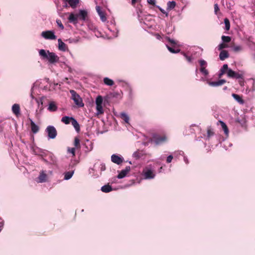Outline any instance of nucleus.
Listing matches in <instances>:
<instances>
[{
    "label": "nucleus",
    "mask_w": 255,
    "mask_h": 255,
    "mask_svg": "<svg viewBox=\"0 0 255 255\" xmlns=\"http://www.w3.org/2000/svg\"><path fill=\"white\" fill-rule=\"evenodd\" d=\"M111 160L113 162L119 165L123 162L124 158L117 155L113 154L111 156Z\"/></svg>",
    "instance_id": "obj_8"
},
{
    "label": "nucleus",
    "mask_w": 255,
    "mask_h": 255,
    "mask_svg": "<svg viewBox=\"0 0 255 255\" xmlns=\"http://www.w3.org/2000/svg\"><path fill=\"white\" fill-rule=\"evenodd\" d=\"M121 118L126 123H128L129 122V117L127 114L125 113H121L120 114Z\"/></svg>",
    "instance_id": "obj_25"
},
{
    "label": "nucleus",
    "mask_w": 255,
    "mask_h": 255,
    "mask_svg": "<svg viewBox=\"0 0 255 255\" xmlns=\"http://www.w3.org/2000/svg\"><path fill=\"white\" fill-rule=\"evenodd\" d=\"M199 64L201 67H206L207 66V63L204 60H200L199 61Z\"/></svg>",
    "instance_id": "obj_42"
},
{
    "label": "nucleus",
    "mask_w": 255,
    "mask_h": 255,
    "mask_svg": "<svg viewBox=\"0 0 255 255\" xmlns=\"http://www.w3.org/2000/svg\"><path fill=\"white\" fill-rule=\"evenodd\" d=\"M226 81L224 79L220 80L218 81L209 82V85L213 87H217L225 84Z\"/></svg>",
    "instance_id": "obj_13"
},
{
    "label": "nucleus",
    "mask_w": 255,
    "mask_h": 255,
    "mask_svg": "<svg viewBox=\"0 0 255 255\" xmlns=\"http://www.w3.org/2000/svg\"><path fill=\"white\" fill-rule=\"evenodd\" d=\"M96 110L97 111V115H102L104 113L102 105H96Z\"/></svg>",
    "instance_id": "obj_31"
},
{
    "label": "nucleus",
    "mask_w": 255,
    "mask_h": 255,
    "mask_svg": "<svg viewBox=\"0 0 255 255\" xmlns=\"http://www.w3.org/2000/svg\"><path fill=\"white\" fill-rule=\"evenodd\" d=\"M215 135L214 129L211 126L208 127L207 128V134L204 135L207 140H209L211 137Z\"/></svg>",
    "instance_id": "obj_10"
},
{
    "label": "nucleus",
    "mask_w": 255,
    "mask_h": 255,
    "mask_svg": "<svg viewBox=\"0 0 255 255\" xmlns=\"http://www.w3.org/2000/svg\"><path fill=\"white\" fill-rule=\"evenodd\" d=\"M41 35L46 39L54 40L56 39V36L52 31L48 30L43 31L41 33Z\"/></svg>",
    "instance_id": "obj_5"
},
{
    "label": "nucleus",
    "mask_w": 255,
    "mask_h": 255,
    "mask_svg": "<svg viewBox=\"0 0 255 255\" xmlns=\"http://www.w3.org/2000/svg\"><path fill=\"white\" fill-rule=\"evenodd\" d=\"M232 97L240 104H243L244 103V101L239 95L236 94H232Z\"/></svg>",
    "instance_id": "obj_23"
},
{
    "label": "nucleus",
    "mask_w": 255,
    "mask_h": 255,
    "mask_svg": "<svg viewBox=\"0 0 255 255\" xmlns=\"http://www.w3.org/2000/svg\"><path fill=\"white\" fill-rule=\"evenodd\" d=\"M156 35L157 39H160L161 38L160 35H159L158 34H157Z\"/></svg>",
    "instance_id": "obj_53"
},
{
    "label": "nucleus",
    "mask_w": 255,
    "mask_h": 255,
    "mask_svg": "<svg viewBox=\"0 0 255 255\" xmlns=\"http://www.w3.org/2000/svg\"><path fill=\"white\" fill-rule=\"evenodd\" d=\"M153 138L156 144H161L166 140V137L165 135H155L153 136Z\"/></svg>",
    "instance_id": "obj_7"
},
{
    "label": "nucleus",
    "mask_w": 255,
    "mask_h": 255,
    "mask_svg": "<svg viewBox=\"0 0 255 255\" xmlns=\"http://www.w3.org/2000/svg\"><path fill=\"white\" fill-rule=\"evenodd\" d=\"M101 171H103L106 170V167L105 164H101L100 167Z\"/></svg>",
    "instance_id": "obj_49"
},
{
    "label": "nucleus",
    "mask_w": 255,
    "mask_h": 255,
    "mask_svg": "<svg viewBox=\"0 0 255 255\" xmlns=\"http://www.w3.org/2000/svg\"><path fill=\"white\" fill-rule=\"evenodd\" d=\"M48 110L51 112H54L57 110V107L53 102H51L48 108Z\"/></svg>",
    "instance_id": "obj_22"
},
{
    "label": "nucleus",
    "mask_w": 255,
    "mask_h": 255,
    "mask_svg": "<svg viewBox=\"0 0 255 255\" xmlns=\"http://www.w3.org/2000/svg\"><path fill=\"white\" fill-rule=\"evenodd\" d=\"M73 174H74V171H70L65 172V175H64V179L65 180L70 179L72 177Z\"/></svg>",
    "instance_id": "obj_27"
},
{
    "label": "nucleus",
    "mask_w": 255,
    "mask_h": 255,
    "mask_svg": "<svg viewBox=\"0 0 255 255\" xmlns=\"http://www.w3.org/2000/svg\"><path fill=\"white\" fill-rule=\"evenodd\" d=\"M68 2L72 8H75L77 4L79 3V0H63Z\"/></svg>",
    "instance_id": "obj_18"
},
{
    "label": "nucleus",
    "mask_w": 255,
    "mask_h": 255,
    "mask_svg": "<svg viewBox=\"0 0 255 255\" xmlns=\"http://www.w3.org/2000/svg\"><path fill=\"white\" fill-rule=\"evenodd\" d=\"M88 16L87 11L85 10H80L78 13L74 14L71 13L68 17V20L70 22L76 24L78 22V19L85 20Z\"/></svg>",
    "instance_id": "obj_2"
},
{
    "label": "nucleus",
    "mask_w": 255,
    "mask_h": 255,
    "mask_svg": "<svg viewBox=\"0 0 255 255\" xmlns=\"http://www.w3.org/2000/svg\"><path fill=\"white\" fill-rule=\"evenodd\" d=\"M103 81L105 84L108 86H113L114 84V82L113 81V80L107 77L104 78Z\"/></svg>",
    "instance_id": "obj_24"
},
{
    "label": "nucleus",
    "mask_w": 255,
    "mask_h": 255,
    "mask_svg": "<svg viewBox=\"0 0 255 255\" xmlns=\"http://www.w3.org/2000/svg\"><path fill=\"white\" fill-rule=\"evenodd\" d=\"M224 43H228L231 41V38L228 36L223 35L221 37Z\"/></svg>",
    "instance_id": "obj_33"
},
{
    "label": "nucleus",
    "mask_w": 255,
    "mask_h": 255,
    "mask_svg": "<svg viewBox=\"0 0 255 255\" xmlns=\"http://www.w3.org/2000/svg\"><path fill=\"white\" fill-rule=\"evenodd\" d=\"M228 47V45L226 43H222L220 44L219 45L218 47V49L219 50H223V49L226 48H227Z\"/></svg>",
    "instance_id": "obj_37"
},
{
    "label": "nucleus",
    "mask_w": 255,
    "mask_h": 255,
    "mask_svg": "<svg viewBox=\"0 0 255 255\" xmlns=\"http://www.w3.org/2000/svg\"><path fill=\"white\" fill-rule=\"evenodd\" d=\"M0 224H1V223H0ZM1 226H2V224H1V226H0V227Z\"/></svg>",
    "instance_id": "obj_58"
},
{
    "label": "nucleus",
    "mask_w": 255,
    "mask_h": 255,
    "mask_svg": "<svg viewBox=\"0 0 255 255\" xmlns=\"http://www.w3.org/2000/svg\"><path fill=\"white\" fill-rule=\"evenodd\" d=\"M28 120L30 122V127L32 132L33 133L38 132L39 130L38 126H37L30 118H28Z\"/></svg>",
    "instance_id": "obj_11"
},
{
    "label": "nucleus",
    "mask_w": 255,
    "mask_h": 255,
    "mask_svg": "<svg viewBox=\"0 0 255 255\" xmlns=\"http://www.w3.org/2000/svg\"><path fill=\"white\" fill-rule=\"evenodd\" d=\"M67 151L69 153H70L72 154V156H75V148L72 147V148H68L67 149Z\"/></svg>",
    "instance_id": "obj_40"
},
{
    "label": "nucleus",
    "mask_w": 255,
    "mask_h": 255,
    "mask_svg": "<svg viewBox=\"0 0 255 255\" xmlns=\"http://www.w3.org/2000/svg\"><path fill=\"white\" fill-rule=\"evenodd\" d=\"M112 187L109 184L105 185L102 187L101 191L105 193H109L112 191Z\"/></svg>",
    "instance_id": "obj_21"
},
{
    "label": "nucleus",
    "mask_w": 255,
    "mask_h": 255,
    "mask_svg": "<svg viewBox=\"0 0 255 255\" xmlns=\"http://www.w3.org/2000/svg\"><path fill=\"white\" fill-rule=\"evenodd\" d=\"M173 156L171 155H169L166 159L167 163H170L173 159Z\"/></svg>",
    "instance_id": "obj_47"
},
{
    "label": "nucleus",
    "mask_w": 255,
    "mask_h": 255,
    "mask_svg": "<svg viewBox=\"0 0 255 255\" xmlns=\"http://www.w3.org/2000/svg\"><path fill=\"white\" fill-rule=\"evenodd\" d=\"M56 23L57 24H58V25L59 26V27L61 29H63L64 27L63 25V24L61 22V20L60 19H57L56 20Z\"/></svg>",
    "instance_id": "obj_44"
},
{
    "label": "nucleus",
    "mask_w": 255,
    "mask_h": 255,
    "mask_svg": "<svg viewBox=\"0 0 255 255\" xmlns=\"http://www.w3.org/2000/svg\"><path fill=\"white\" fill-rule=\"evenodd\" d=\"M224 22H225V24L226 30H229L230 28V22L229 20L227 18H226L224 19Z\"/></svg>",
    "instance_id": "obj_34"
},
{
    "label": "nucleus",
    "mask_w": 255,
    "mask_h": 255,
    "mask_svg": "<svg viewBox=\"0 0 255 255\" xmlns=\"http://www.w3.org/2000/svg\"><path fill=\"white\" fill-rule=\"evenodd\" d=\"M200 72L205 76H207L208 74V71L206 69V67L200 68Z\"/></svg>",
    "instance_id": "obj_41"
},
{
    "label": "nucleus",
    "mask_w": 255,
    "mask_h": 255,
    "mask_svg": "<svg viewBox=\"0 0 255 255\" xmlns=\"http://www.w3.org/2000/svg\"><path fill=\"white\" fill-rule=\"evenodd\" d=\"M71 124L74 127L75 130L79 132L80 130L79 124L77 121L73 118L71 117Z\"/></svg>",
    "instance_id": "obj_19"
},
{
    "label": "nucleus",
    "mask_w": 255,
    "mask_h": 255,
    "mask_svg": "<svg viewBox=\"0 0 255 255\" xmlns=\"http://www.w3.org/2000/svg\"><path fill=\"white\" fill-rule=\"evenodd\" d=\"M46 131L48 133V136L50 138H55L57 134V132L54 127L49 126L46 128Z\"/></svg>",
    "instance_id": "obj_4"
},
{
    "label": "nucleus",
    "mask_w": 255,
    "mask_h": 255,
    "mask_svg": "<svg viewBox=\"0 0 255 255\" xmlns=\"http://www.w3.org/2000/svg\"><path fill=\"white\" fill-rule=\"evenodd\" d=\"M218 123L220 124L222 127L223 130L226 135L228 136L229 133V130L226 124L222 121H219Z\"/></svg>",
    "instance_id": "obj_15"
},
{
    "label": "nucleus",
    "mask_w": 255,
    "mask_h": 255,
    "mask_svg": "<svg viewBox=\"0 0 255 255\" xmlns=\"http://www.w3.org/2000/svg\"><path fill=\"white\" fill-rule=\"evenodd\" d=\"M176 2L175 1H168L167 3V9L171 10L173 9L176 6Z\"/></svg>",
    "instance_id": "obj_26"
},
{
    "label": "nucleus",
    "mask_w": 255,
    "mask_h": 255,
    "mask_svg": "<svg viewBox=\"0 0 255 255\" xmlns=\"http://www.w3.org/2000/svg\"><path fill=\"white\" fill-rule=\"evenodd\" d=\"M70 121L71 122V117L68 116H64L61 119V122L66 125L70 124Z\"/></svg>",
    "instance_id": "obj_28"
},
{
    "label": "nucleus",
    "mask_w": 255,
    "mask_h": 255,
    "mask_svg": "<svg viewBox=\"0 0 255 255\" xmlns=\"http://www.w3.org/2000/svg\"><path fill=\"white\" fill-rule=\"evenodd\" d=\"M184 159L185 162L186 163H188V159H187V158L186 157H184Z\"/></svg>",
    "instance_id": "obj_54"
},
{
    "label": "nucleus",
    "mask_w": 255,
    "mask_h": 255,
    "mask_svg": "<svg viewBox=\"0 0 255 255\" xmlns=\"http://www.w3.org/2000/svg\"><path fill=\"white\" fill-rule=\"evenodd\" d=\"M144 176L145 179H152L155 176L153 172L150 169L144 171Z\"/></svg>",
    "instance_id": "obj_12"
},
{
    "label": "nucleus",
    "mask_w": 255,
    "mask_h": 255,
    "mask_svg": "<svg viewBox=\"0 0 255 255\" xmlns=\"http://www.w3.org/2000/svg\"><path fill=\"white\" fill-rule=\"evenodd\" d=\"M236 122H238V123H239V122H240L239 120H237V121H236Z\"/></svg>",
    "instance_id": "obj_57"
},
{
    "label": "nucleus",
    "mask_w": 255,
    "mask_h": 255,
    "mask_svg": "<svg viewBox=\"0 0 255 255\" xmlns=\"http://www.w3.org/2000/svg\"><path fill=\"white\" fill-rule=\"evenodd\" d=\"M220 59L221 60H224L225 59L229 57V54L227 51L222 50L219 55Z\"/></svg>",
    "instance_id": "obj_20"
},
{
    "label": "nucleus",
    "mask_w": 255,
    "mask_h": 255,
    "mask_svg": "<svg viewBox=\"0 0 255 255\" xmlns=\"http://www.w3.org/2000/svg\"><path fill=\"white\" fill-rule=\"evenodd\" d=\"M70 92L71 94V99L74 101L75 104L79 107H83L84 104L80 96L73 90H71Z\"/></svg>",
    "instance_id": "obj_3"
},
{
    "label": "nucleus",
    "mask_w": 255,
    "mask_h": 255,
    "mask_svg": "<svg viewBox=\"0 0 255 255\" xmlns=\"http://www.w3.org/2000/svg\"><path fill=\"white\" fill-rule=\"evenodd\" d=\"M242 49V47L240 46H236L234 47L233 50L234 51L237 52L241 51Z\"/></svg>",
    "instance_id": "obj_45"
},
{
    "label": "nucleus",
    "mask_w": 255,
    "mask_h": 255,
    "mask_svg": "<svg viewBox=\"0 0 255 255\" xmlns=\"http://www.w3.org/2000/svg\"><path fill=\"white\" fill-rule=\"evenodd\" d=\"M166 47L168 49V50L171 53H179L180 51V49H175L174 48H173L174 47H170L168 45H166Z\"/></svg>",
    "instance_id": "obj_30"
},
{
    "label": "nucleus",
    "mask_w": 255,
    "mask_h": 255,
    "mask_svg": "<svg viewBox=\"0 0 255 255\" xmlns=\"http://www.w3.org/2000/svg\"><path fill=\"white\" fill-rule=\"evenodd\" d=\"M184 55L185 56L186 59L189 61V62H191V58L189 56H187L185 53H183Z\"/></svg>",
    "instance_id": "obj_50"
},
{
    "label": "nucleus",
    "mask_w": 255,
    "mask_h": 255,
    "mask_svg": "<svg viewBox=\"0 0 255 255\" xmlns=\"http://www.w3.org/2000/svg\"><path fill=\"white\" fill-rule=\"evenodd\" d=\"M130 166H127L125 169L121 170L120 172L118 175L117 177L119 179H122L124 177H126L127 175V174L130 171Z\"/></svg>",
    "instance_id": "obj_9"
},
{
    "label": "nucleus",
    "mask_w": 255,
    "mask_h": 255,
    "mask_svg": "<svg viewBox=\"0 0 255 255\" xmlns=\"http://www.w3.org/2000/svg\"><path fill=\"white\" fill-rule=\"evenodd\" d=\"M157 7L159 8V9L160 10V11L162 13H164V14L166 13V12H165V11L164 9H162V8H161V7H160L159 6H157Z\"/></svg>",
    "instance_id": "obj_51"
},
{
    "label": "nucleus",
    "mask_w": 255,
    "mask_h": 255,
    "mask_svg": "<svg viewBox=\"0 0 255 255\" xmlns=\"http://www.w3.org/2000/svg\"><path fill=\"white\" fill-rule=\"evenodd\" d=\"M103 99L101 96H98L96 99V105H102Z\"/></svg>",
    "instance_id": "obj_32"
},
{
    "label": "nucleus",
    "mask_w": 255,
    "mask_h": 255,
    "mask_svg": "<svg viewBox=\"0 0 255 255\" xmlns=\"http://www.w3.org/2000/svg\"><path fill=\"white\" fill-rule=\"evenodd\" d=\"M96 10H97V12H98V14H99L101 12H103V11H102V10H101V7H100V6H97L96 7Z\"/></svg>",
    "instance_id": "obj_48"
},
{
    "label": "nucleus",
    "mask_w": 255,
    "mask_h": 255,
    "mask_svg": "<svg viewBox=\"0 0 255 255\" xmlns=\"http://www.w3.org/2000/svg\"><path fill=\"white\" fill-rule=\"evenodd\" d=\"M147 2L149 4L155 6V0H147Z\"/></svg>",
    "instance_id": "obj_46"
},
{
    "label": "nucleus",
    "mask_w": 255,
    "mask_h": 255,
    "mask_svg": "<svg viewBox=\"0 0 255 255\" xmlns=\"http://www.w3.org/2000/svg\"><path fill=\"white\" fill-rule=\"evenodd\" d=\"M47 175L44 171H42L39 175V182L43 183L46 181Z\"/></svg>",
    "instance_id": "obj_16"
},
{
    "label": "nucleus",
    "mask_w": 255,
    "mask_h": 255,
    "mask_svg": "<svg viewBox=\"0 0 255 255\" xmlns=\"http://www.w3.org/2000/svg\"><path fill=\"white\" fill-rule=\"evenodd\" d=\"M227 75L230 78H236V79H243V76L242 74L236 73L233 71L231 69H230L227 71Z\"/></svg>",
    "instance_id": "obj_6"
},
{
    "label": "nucleus",
    "mask_w": 255,
    "mask_h": 255,
    "mask_svg": "<svg viewBox=\"0 0 255 255\" xmlns=\"http://www.w3.org/2000/svg\"><path fill=\"white\" fill-rule=\"evenodd\" d=\"M214 11L216 14H218L220 11V9L217 3L214 4Z\"/></svg>",
    "instance_id": "obj_43"
},
{
    "label": "nucleus",
    "mask_w": 255,
    "mask_h": 255,
    "mask_svg": "<svg viewBox=\"0 0 255 255\" xmlns=\"http://www.w3.org/2000/svg\"><path fill=\"white\" fill-rule=\"evenodd\" d=\"M12 111L13 113L16 116L20 114V106L17 104H14L12 107Z\"/></svg>",
    "instance_id": "obj_14"
},
{
    "label": "nucleus",
    "mask_w": 255,
    "mask_h": 255,
    "mask_svg": "<svg viewBox=\"0 0 255 255\" xmlns=\"http://www.w3.org/2000/svg\"><path fill=\"white\" fill-rule=\"evenodd\" d=\"M141 156V153L138 151L134 152L133 154V156L136 159L140 158Z\"/></svg>",
    "instance_id": "obj_39"
},
{
    "label": "nucleus",
    "mask_w": 255,
    "mask_h": 255,
    "mask_svg": "<svg viewBox=\"0 0 255 255\" xmlns=\"http://www.w3.org/2000/svg\"><path fill=\"white\" fill-rule=\"evenodd\" d=\"M223 74H222V72H221L220 74L219 75V78H221Z\"/></svg>",
    "instance_id": "obj_55"
},
{
    "label": "nucleus",
    "mask_w": 255,
    "mask_h": 255,
    "mask_svg": "<svg viewBox=\"0 0 255 255\" xmlns=\"http://www.w3.org/2000/svg\"><path fill=\"white\" fill-rule=\"evenodd\" d=\"M137 0H131L132 5L134 6Z\"/></svg>",
    "instance_id": "obj_52"
},
{
    "label": "nucleus",
    "mask_w": 255,
    "mask_h": 255,
    "mask_svg": "<svg viewBox=\"0 0 255 255\" xmlns=\"http://www.w3.org/2000/svg\"><path fill=\"white\" fill-rule=\"evenodd\" d=\"M166 39L167 40V41L170 42L172 45V47H175V45L177 44V42L172 39H171L169 37H166Z\"/></svg>",
    "instance_id": "obj_38"
},
{
    "label": "nucleus",
    "mask_w": 255,
    "mask_h": 255,
    "mask_svg": "<svg viewBox=\"0 0 255 255\" xmlns=\"http://www.w3.org/2000/svg\"><path fill=\"white\" fill-rule=\"evenodd\" d=\"M58 48L60 50L62 51H65L67 49L66 44L64 43L61 39H58Z\"/></svg>",
    "instance_id": "obj_17"
},
{
    "label": "nucleus",
    "mask_w": 255,
    "mask_h": 255,
    "mask_svg": "<svg viewBox=\"0 0 255 255\" xmlns=\"http://www.w3.org/2000/svg\"><path fill=\"white\" fill-rule=\"evenodd\" d=\"M65 7H67L68 6H67V4H66L64 6Z\"/></svg>",
    "instance_id": "obj_56"
},
{
    "label": "nucleus",
    "mask_w": 255,
    "mask_h": 255,
    "mask_svg": "<svg viewBox=\"0 0 255 255\" xmlns=\"http://www.w3.org/2000/svg\"><path fill=\"white\" fill-rule=\"evenodd\" d=\"M39 54L43 59L48 60L51 64H54L59 61V57L54 52H50L49 51L46 52L44 49H41L39 51Z\"/></svg>",
    "instance_id": "obj_1"
},
{
    "label": "nucleus",
    "mask_w": 255,
    "mask_h": 255,
    "mask_svg": "<svg viewBox=\"0 0 255 255\" xmlns=\"http://www.w3.org/2000/svg\"><path fill=\"white\" fill-rule=\"evenodd\" d=\"M229 69L228 68V66L227 64L223 65V67L220 70V71L222 72V74H225L226 73H227V71Z\"/></svg>",
    "instance_id": "obj_35"
},
{
    "label": "nucleus",
    "mask_w": 255,
    "mask_h": 255,
    "mask_svg": "<svg viewBox=\"0 0 255 255\" xmlns=\"http://www.w3.org/2000/svg\"><path fill=\"white\" fill-rule=\"evenodd\" d=\"M74 145L75 146V148H76L77 149H80L81 148L80 139L78 137H75Z\"/></svg>",
    "instance_id": "obj_29"
},
{
    "label": "nucleus",
    "mask_w": 255,
    "mask_h": 255,
    "mask_svg": "<svg viewBox=\"0 0 255 255\" xmlns=\"http://www.w3.org/2000/svg\"><path fill=\"white\" fill-rule=\"evenodd\" d=\"M99 15L100 16V19L101 20L103 21V22H105L106 20H107V17H106V13L104 11L102 12H101Z\"/></svg>",
    "instance_id": "obj_36"
}]
</instances>
